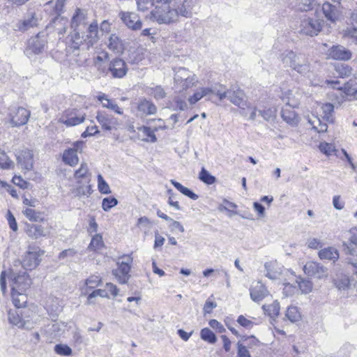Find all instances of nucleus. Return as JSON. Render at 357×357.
<instances>
[{
    "label": "nucleus",
    "mask_w": 357,
    "mask_h": 357,
    "mask_svg": "<svg viewBox=\"0 0 357 357\" xmlns=\"http://www.w3.org/2000/svg\"><path fill=\"white\" fill-rule=\"evenodd\" d=\"M97 296H100L102 298H109V294H108V292L107 291V290L104 289H99L94 290L92 293H91L89 295L87 303L88 304L93 303V302L92 299Z\"/></svg>",
    "instance_id": "6e6d98bb"
},
{
    "label": "nucleus",
    "mask_w": 357,
    "mask_h": 357,
    "mask_svg": "<svg viewBox=\"0 0 357 357\" xmlns=\"http://www.w3.org/2000/svg\"><path fill=\"white\" fill-rule=\"evenodd\" d=\"M9 278L11 280V291H26L31 284V279L26 272H17L14 266L10 270Z\"/></svg>",
    "instance_id": "f03ea898"
},
{
    "label": "nucleus",
    "mask_w": 357,
    "mask_h": 357,
    "mask_svg": "<svg viewBox=\"0 0 357 357\" xmlns=\"http://www.w3.org/2000/svg\"><path fill=\"white\" fill-rule=\"evenodd\" d=\"M13 162L8 158L4 152L0 151V167L3 169H10Z\"/></svg>",
    "instance_id": "69168bd1"
},
{
    "label": "nucleus",
    "mask_w": 357,
    "mask_h": 357,
    "mask_svg": "<svg viewBox=\"0 0 357 357\" xmlns=\"http://www.w3.org/2000/svg\"><path fill=\"white\" fill-rule=\"evenodd\" d=\"M89 169L86 163H82L79 169L75 172V178L76 179L83 178L85 180V183H88L89 179L87 178V174Z\"/></svg>",
    "instance_id": "8fccbe9b"
},
{
    "label": "nucleus",
    "mask_w": 357,
    "mask_h": 357,
    "mask_svg": "<svg viewBox=\"0 0 357 357\" xmlns=\"http://www.w3.org/2000/svg\"><path fill=\"white\" fill-rule=\"evenodd\" d=\"M303 54H296L291 50H285L280 54L279 59L284 67L291 68L292 70L300 61Z\"/></svg>",
    "instance_id": "f3484780"
},
{
    "label": "nucleus",
    "mask_w": 357,
    "mask_h": 357,
    "mask_svg": "<svg viewBox=\"0 0 357 357\" xmlns=\"http://www.w3.org/2000/svg\"><path fill=\"white\" fill-rule=\"evenodd\" d=\"M118 201L116 198L108 197L103 199L102 202V209L105 211H108L112 207L116 206Z\"/></svg>",
    "instance_id": "13d9d810"
},
{
    "label": "nucleus",
    "mask_w": 357,
    "mask_h": 357,
    "mask_svg": "<svg viewBox=\"0 0 357 357\" xmlns=\"http://www.w3.org/2000/svg\"><path fill=\"white\" fill-rule=\"evenodd\" d=\"M213 92V89L211 88H201L193 96L188 98V102L190 105H194L203 97L206 96Z\"/></svg>",
    "instance_id": "f704fd0d"
},
{
    "label": "nucleus",
    "mask_w": 357,
    "mask_h": 357,
    "mask_svg": "<svg viewBox=\"0 0 357 357\" xmlns=\"http://www.w3.org/2000/svg\"><path fill=\"white\" fill-rule=\"evenodd\" d=\"M293 70L307 78H310L312 75L310 62L304 55H302L300 61L296 63Z\"/></svg>",
    "instance_id": "b1692460"
},
{
    "label": "nucleus",
    "mask_w": 357,
    "mask_h": 357,
    "mask_svg": "<svg viewBox=\"0 0 357 357\" xmlns=\"http://www.w3.org/2000/svg\"><path fill=\"white\" fill-rule=\"evenodd\" d=\"M285 317L291 322L294 323L301 320V314L297 307L291 305L287 309Z\"/></svg>",
    "instance_id": "ea45409f"
},
{
    "label": "nucleus",
    "mask_w": 357,
    "mask_h": 357,
    "mask_svg": "<svg viewBox=\"0 0 357 357\" xmlns=\"http://www.w3.org/2000/svg\"><path fill=\"white\" fill-rule=\"evenodd\" d=\"M46 43V40L44 38H41L38 35L29 40L28 47L26 48L24 52L29 57L38 54L43 52Z\"/></svg>",
    "instance_id": "4468645a"
},
{
    "label": "nucleus",
    "mask_w": 357,
    "mask_h": 357,
    "mask_svg": "<svg viewBox=\"0 0 357 357\" xmlns=\"http://www.w3.org/2000/svg\"><path fill=\"white\" fill-rule=\"evenodd\" d=\"M171 183L178 191H180L184 195L190 197V199H192L193 200H196L198 199L197 195L194 193L192 191H191L188 188L182 185L180 183L177 182L174 180H171Z\"/></svg>",
    "instance_id": "a19ab883"
},
{
    "label": "nucleus",
    "mask_w": 357,
    "mask_h": 357,
    "mask_svg": "<svg viewBox=\"0 0 357 357\" xmlns=\"http://www.w3.org/2000/svg\"><path fill=\"white\" fill-rule=\"evenodd\" d=\"M137 110L141 112L142 115H152L156 113L157 107L151 102L146 99L140 100L137 105Z\"/></svg>",
    "instance_id": "cd10ccee"
},
{
    "label": "nucleus",
    "mask_w": 357,
    "mask_h": 357,
    "mask_svg": "<svg viewBox=\"0 0 357 357\" xmlns=\"http://www.w3.org/2000/svg\"><path fill=\"white\" fill-rule=\"evenodd\" d=\"M66 0H57L56 1H49L47 6L53 8V14L56 15V17L53 20L52 22L54 26L58 30L59 33H63L66 31L67 19L60 17L61 14L63 13V7Z\"/></svg>",
    "instance_id": "7ed1b4c3"
},
{
    "label": "nucleus",
    "mask_w": 357,
    "mask_h": 357,
    "mask_svg": "<svg viewBox=\"0 0 357 357\" xmlns=\"http://www.w3.org/2000/svg\"><path fill=\"white\" fill-rule=\"evenodd\" d=\"M323 113L324 114V118L328 121H332V113L334 109V105L331 103H326L321 107Z\"/></svg>",
    "instance_id": "e2e57ef3"
},
{
    "label": "nucleus",
    "mask_w": 357,
    "mask_h": 357,
    "mask_svg": "<svg viewBox=\"0 0 357 357\" xmlns=\"http://www.w3.org/2000/svg\"><path fill=\"white\" fill-rule=\"evenodd\" d=\"M98 26L96 21L93 22L87 28V34L85 35V44L89 49L93 47L98 40Z\"/></svg>",
    "instance_id": "412c9836"
},
{
    "label": "nucleus",
    "mask_w": 357,
    "mask_h": 357,
    "mask_svg": "<svg viewBox=\"0 0 357 357\" xmlns=\"http://www.w3.org/2000/svg\"><path fill=\"white\" fill-rule=\"evenodd\" d=\"M262 309L271 318H276L280 313V303L275 301L270 305H264Z\"/></svg>",
    "instance_id": "c9c22d12"
},
{
    "label": "nucleus",
    "mask_w": 357,
    "mask_h": 357,
    "mask_svg": "<svg viewBox=\"0 0 357 357\" xmlns=\"http://www.w3.org/2000/svg\"><path fill=\"white\" fill-rule=\"evenodd\" d=\"M119 17L121 22L132 30H139L142 27V22L139 16L134 12L120 11Z\"/></svg>",
    "instance_id": "9d476101"
},
{
    "label": "nucleus",
    "mask_w": 357,
    "mask_h": 357,
    "mask_svg": "<svg viewBox=\"0 0 357 357\" xmlns=\"http://www.w3.org/2000/svg\"><path fill=\"white\" fill-rule=\"evenodd\" d=\"M322 24L319 20L311 17L303 18L300 24L299 31L306 36H317L321 30Z\"/></svg>",
    "instance_id": "0eeeda50"
},
{
    "label": "nucleus",
    "mask_w": 357,
    "mask_h": 357,
    "mask_svg": "<svg viewBox=\"0 0 357 357\" xmlns=\"http://www.w3.org/2000/svg\"><path fill=\"white\" fill-rule=\"evenodd\" d=\"M192 75L193 73L188 69L185 68H179L175 72L174 81L178 85V84L183 82V81L187 80L190 76H192Z\"/></svg>",
    "instance_id": "58836bf2"
},
{
    "label": "nucleus",
    "mask_w": 357,
    "mask_h": 357,
    "mask_svg": "<svg viewBox=\"0 0 357 357\" xmlns=\"http://www.w3.org/2000/svg\"><path fill=\"white\" fill-rule=\"evenodd\" d=\"M8 320L10 324L20 328L30 329L33 328V322L25 320L17 311L8 312Z\"/></svg>",
    "instance_id": "a211bd4d"
},
{
    "label": "nucleus",
    "mask_w": 357,
    "mask_h": 357,
    "mask_svg": "<svg viewBox=\"0 0 357 357\" xmlns=\"http://www.w3.org/2000/svg\"><path fill=\"white\" fill-rule=\"evenodd\" d=\"M86 20L87 17L86 11L80 8H77L71 19V28L76 30V29H82V27H85L86 24Z\"/></svg>",
    "instance_id": "4be33fe9"
},
{
    "label": "nucleus",
    "mask_w": 357,
    "mask_h": 357,
    "mask_svg": "<svg viewBox=\"0 0 357 357\" xmlns=\"http://www.w3.org/2000/svg\"><path fill=\"white\" fill-rule=\"evenodd\" d=\"M199 179L204 183L211 185L215 183V178L212 176L205 168H202L199 173Z\"/></svg>",
    "instance_id": "864d4df0"
},
{
    "label": "nucleus",
    "mask_w": 357,
    "mask_h": 357,
    "mask_svg": "<svg viewBox=\"0 0 357 357\" xmlns=\"http://www.w3.org/2000/svg\"><path fill=\"white\" fill-rule=\"evenodd\" d=\"M351 56V52L342 45H333L327 52V57L334 60L347 61Z\"/></svg>",
    "instance_id": "2eb2a0df"
},
{
    "label": "nucleus",
    "mask_w": 357,
    "mask_h": 357,
    "mask_svg": "<svg viewBox=\"0 0 357 357\" xmlns=\"http://www.w3.org/2000/svg\"><path fill=\"white\" fill-rule=\"evenodd\" d=\"M335 72L342 77H348L352 75L353 69L351 66L344 63H339L335 67Z\"/></svg>",
    "instance_id": "79ce46f5"
},
{
    "label": "nucleus",
    "mask_w": 357,
    "mask_h": 357,
    "mask_svg": "<svg viewBox=\"0 0 357 357\" xmlns=\"http://www.w3.org/2000/svg\"><path fill=\"white\" fill-rule=\"evenodd\" d=\"M266 270V275L271 280H275L281 274V270L276 261L266 262L264 265Z\"/></svg>",
    "instance_id": "7c9ffc66"
},
{
    "label": "nucleus",
    "mask_w": 357,
    "mask_h": 357,
    "mask_svg": "<svg viewBox=\"0 0 357 357\" xmlns=\"http://www.w3.org/2000/svg\"><path fill=\"white\" fill-rule=\"evenodd\" d=\"M96 118L98 122L100 124L102 128L105 130L117 129L118 126H119V123L116 118L105 112H97Z\"/></svg>",
    "instance_id": "ddd939ff"
},
{
    "label": "nucleus",
    "mask_w": 357,
    "mask_h": 357,
    "mask_svg": "<svg viewBox=\"0 0 357 357\" xmlns=\"http://www.w3.org/2000/svg\"><path fill=\"white\" fill-rule=\"evenodd\" d=\"M98 187L99 191L102 194H109L111 192L109 185L100 174L98 176Z\"/></svg>",
    "instance_id": "bf43d9fd"
},
{
    "label": "nucleus",
    "mask_w": 357,
    "mask_h": 357,
    "mask_svg": "<svg viewBox=\"0 0 357 357\" xmlns=\"http://www.w3.org/2000/svg\"><path fill=\"white\" fill-rule=\"evenodd\" d=\"M303 271L307 276L319 280L326 279L328 277V268L316 261L307 262L303 266Z\"/></svg>",
    "instance_id": "423d86ee"
},
{
    "label": "nucleus",
    "mask_w": 357,
    "mask_h": 357,
    "mask_svg": "<svg viewBox=\"0 0 357 357\" xmlns=\"http://www.w3.org/2000/svg\"><path fill=\"white\" fill-rule=\"evenodd\" d=\"M103 246L102 238L100 234H96L91 239L89 249L91 250H100Z\"/></svg>",
    "instance_id": "3c124183"
},
{
    "label": "nucleus",
    "mask_w": 357,
    "mask_h": 357,
    "mask_svg": "<svg viewBox=\"0 0 357 357\" xmlns=\"http://www.w3.org/2000/svg\"><path fill=\"white\" fill-rule=\"evenodd\" d=\"M245 95L243 91L240 89L236 90H229L228 99L231 103L238 107L243 103Z\"/></svg>",
    "instance_id": "2f4dec72"
},
{
    "label": "nucleus",
    "mask_w": 357,
    "mask_h": 357,
    "mask_svg": "<svg viewBox=\"0 0 357 357\" xmlns=\"http://www.w3.org/2000/svg\"><path fill=\"white\" fill-rule=\"evenodd\" d=\"M137 8L139 10L144 11L150 8L154 5V3H158L161 4V2H158L157 0H136Z\"/></svg>",
    "instance_id": "4d7b16f0"
},
{
    "label": "nucleus",
    "mask_w": 357,
    "mask_h": 357,
    "mask_svg": "<svg viewBox=\"0 0 357 357\" xmlns=\"http://www.w3.org/2000/svg\"><path fill=\"white\" fill-rule=\"evenodd\" d=\"M11 297L13 303L17 308L24 307L27 302V296L26 295V291H11Z\"/></svg>",
    "instance_id": "c756f323"
},
{
    "label": "nucleus",
    "mask_w": 357,
    "mask_h": 357,
    "mask_svg": "<svg viewBox=\"0 0 357 357\" xmlns=\"http://www.w3.org/2000/svg\"><path fill=\"white\" fill-rule=\"evenodd\" d=\"M101 282V279L98 275H91L86 280L85 284L90 289L98 287Z\"/></svg>",
    "instance_id": "0e129e2a"
},
{
    "label": "nucleus",
    "mask_w": 357,
    "mask_h": 357,
    "mask_svg": "<svg viewBox=\"0 0 357 357\" xmlns=\"http://www.w3.org/2000/svg\"><path fill=\"white\" fill-rule=\"evenodd\" d=\"M319 149L321 152L326 155H331L335 151V149L333 144L326 142H322L319 144Z\"/></svg>",
    "instance_id": "052dcab7"
},
{
    "label": "nucleus",
    "mask_w": 357,
    "mask_h": 357,
    "mask_svg": "<svg viewBox=\"0 0 357 357\" xmlns=\"http://www.w3.org/2000/svg\"><path fill=\"white\" fill-rule=\"evenodd\" d=\"M138 130L141 131L144 136L146 137L144 140L146 142H155L157 140V138L154 134V131H153L150 128L146 126H141L138 128Z\"/></svg>",
    "instance_id": "5fc2aeb1"
},
{
    "label": "nucleus",
    "mask_w": 357,
    "mask_h": 357,
    "mask_svg": "<svg viewBox=\"0 0 357 357\" xmlns=\"http://www.w3.org/2000/svg\"><path fill=\"white\" fill-rule=\"evenodd\" d=\"M63 161L70 166H75L79 162V158L74 149H67L63 153Z\"/></svg>",
    "instance_id": "473e14b6"
},
{
    "label": "nucleus",
    "mask_w": 357,
    "mask_h": 357,
    "mask_svg": "<svg viewBox=\"0 0 357 357\" xmlns=\"http://www.w3.org/2000/svg\"><path fill=\"white\" fill-rule=\"evenodd\" d=\"M309 123L312 126V128L317 132H324L327 131L328 126L326 123H323L318 117L315 116L308 121Z\"/></svg>",
    "instance_id": "37998d69"
},
{
    "label": "nucleus",
    "mask_w": 357,
    "mask_h": 357,
    "mask_svg": "<svg viewBox=\"0 0 357 357\" xmlns=\"http://www.w3.org/2000/svg\"><path fill=\"white\" fill-rule=\"evenodd\" d=\"M107 46L109 50L116 54L122 53L124 50L123 40L114 33L109 36Z\"/></svg>",
    "instance_id": "393cba45"
},
{
    "label": "nucleus",
    "mask_w": 357,
    "mask_h": 357,
    "mask_svg": "<svg viewBox=\"0 0 357 357\" xmlns=\"http://www.w3.org/2000/svg\"><path fill=\"white\" fill-rule=\"evenodd\" d=\"M44 252L34 248L33 250H28L23 256L22 261L20 263L17 261V264H15L14 267L19 266L20 264L26 270H32L36 268L40 262V257L43 255Z\"/></svg>",
    "instance_id": "39448f33"
},
{
    "label": "nucleus",
    "mask_w": 357,
    "mask_h": 357,
    "mask_svg": "<svg viewBox=\"0 0 357 357\" xmlns=\"http://www.w3.org/2000/svg\"><path fill=\"white\" fill-rule=\"evenodd\" d=\"M132 259L128 257L126 261L119 262L117 264L118 267L112 271L113 275L120 284H126L128 282L130 277L129 272L130 271V263Z\"/></svg>",
    "instance_id": "f8f14e48"
},
{
    "label": "nucleus",
    "mask_w": 357,
    "mask_h": 357,
    "mask_svg": "<svg viewBox=\"0 0 357 357\" xmlns=\"http://www.w3.org/2000/svg\"><path fill=\"white\" fill-rule=\"evenodd\" d=\"M38 24V19L32 15L31 17L24 20L22 22H19L15 25V30L25 31L29 29L36 26Z\"/></svg>",
    "instance_id": "72a5a7b5"
},
{
    "label": "nucleus",
    "mask_w": 357,
    "mask_h": 357,
    "mask_svg": "<svg viewBox=\"0 0 357 357\" xmlns=\"http://www.w3.org/2000/svg\"><path fill=\"white\" fill-rule=\"evenodd\" d=\"M161 5L151 11V19L158 24H169L178 21L179 17H192L196 0H157Z\"/></svg>",
    "instance_id": "f257e3e1"
},
{
    "label": "nucleus",
    "mask_w": 357,
    "mask_h": 357,
    "mask_svg": "<svg viewBox=\"0 0 357 357\" xmlns=\"http://www.w3.org/2000/svg\"><path fill=\"white\" fill-rule=\"evenodd\" d=\"M107 70V73H111L113 78H122L127 74L128 67L123 59L116 58L109 62Z\"/></svg>",
    "instance_id": "9b49d317"
},
{
    "label": "nucleus",
    "mask_w": 357,
    "mask_h": 357,
    "mask_svg": "<svg viewBox=\"0 0 357 357\" xmlns=\"http://www.w3.org/2000/svg\"><path fill=\"white\" fill-rule=\"evenodd\" d=\"M343 37L348 39L350 43L357 44V28L347 27L343 31Z\"/></svg>",
    "instance_id": "49530a36"
},
{
    "label": "nucleus",
    "mask_w": 357,
    "mask_h": 357,
    "mask_svg": "<svg viewBox=\"0 0 357 357\" xmlns=\"http://www.w3.org/2000/svg\"><path fill=\"white\" fill-rule=\"evenodd\" d=\"M54 351L61 356H69L72 354V349L66 344H56L54 347Z\"/></svg>",
    "instance_id": "680f3d73"
},
{
    "label": "nucleus",
    "mask_w": 357,
    "mask_h": 357,
    "mask_svg": "<svg viewBox=\"0 0 357 357\" xmlns=\"http://www.w3.org/2000/svg\"><path fill=\"white\" fill-rule=\"evenodd\" d=\"M299 289L303 294H309L312 291L313 284L311 280L307 279H300L297 281Z\"/></svg>",
    "instance_id": "603ef678"
},
{
    "label": "nucleus",
    "mask_w": 357,
    "mask_h": 357,
    "mask_svg": "<svg viewBox=\"0 0 357 357\" xmlns=\"http://www.w3.org/2000/svg\"><path fill=\"white\" fill-rule=\"evenodd\" d=\"M150 94L156 99H162L165 96V92L160 86L151 89Z\"/></svg>",
    "instance_id": "338daca9"
},
{
    "label": "nucleus",
    "mask_w": 357,
    "mask_h": 357,
    "mask_svg": "<svg viewBox=\"0 0 357 357\" xmlns=\"http://www.w3.org/2000/svg\"><path fill=\"white\" fill-rule=\"evenodd\" d=\"M336 3L332 4L326 2L322 6L323 13L328 20L335 22L340 15V0H333Z\"/></svg>",
    "instance_id": "dca6fc26"
},
{
    "label": "nucleus",
    "mask_w": 357,
    "mask_h": 357,
    "mask_svg": "<svg viewBox=\"0 0 357 357\" xmlns=\"http://www.w3.org/2000/svg\"><path fill=\"white\" fill-rule=\"evenodd\" d=\"M25 232L29 237L33 239H38L49 234V231L42 225L29 223L25 225Z\"/></svg>",
    "instance_id": "6ab92c4d"
},
{
    "label": "nucleus",
    "mask_w": 357,
    "mask_h": 357,
    "mask_svg": "<svg viewBox=\"0 0 357 357\" xmlns=\"http://www.w3.org/2000/svg\"><path fill=\"white\" fill-rule=\"evenodd\" d=\"M33 153L29 149L22 150L17 157V162L22 169L29 171L33 168Z\"/></svg>",
    "instance_id": "aec40b11"
},
{
    "label": "nucleus",
    "mask_w": 357,
    "mask_h": 357,
    "mask_svg": "<svg viewBox=\"0 0 357 357\" xmlns=\"http://www.w3.org/2000/svg\"><path fill=\"white\" fill-rule=\"evenodd\" d=\"M23 215L31 222H43L44 218L42 213L30 208H26L22 211Z\"/></svg>",
    "instance_id": "4c0bfd02"
},
{
    "label": "nucleus",
    "mask_w": 357,
    "mask_h": 357,
    "mask_svg": "<svg viewBox=\"0 0 357 357\" xmlns=\"http://www.w3.org/2000/svg\"><path fill=\"white\" fill-rule=\"evenodd\" d=\"M109 59V54L102 51L100 55L95 56L93 59V63L100 75H105L107 74V70L103 63Z\"/></svg>",
    "instance_id": "a878e982"
},
{
    "label": "nucleus",
    "mask_w": 357,
    "mask_h": 357,
    "mask_svg": "<svg viewBox=\"0 0 357 357\" xmlns=\"http://www.w3.org/2000/svg\"><path fill=\"white\" fill-rule=\"evenodd\" d=\"M152 225L151 220L146 216L139 218L137 222V227L142 230L145 234L151 230Z\"/></svg>",
    "instance_id": "c03bdc74"
},
{
    "label": "nucleus",
    "mask_w": 357,
    "mask_h": 357,
    "mask_svg": "<svg viewBox=\"0 0 357 357\" xmlns=\"http://www.w3.org/2000/svg\"><path fill=\"white\" fill-rule=\"evenodd\" d=\"M8 116L12 127H20L27 123L31 112L23 107H11Z\"/></svg>",
    "instance_id": "20e7f679"
},
{
    "label": "nucleus",
    "mask_w": 357,
    "mask_h": 357,
    "mask_svg": "<svg viewBox=\"0 0 357 357\" xmlns=\"http://www.w3.org/2000/svg\"><path fill=\"white\" fill-rule=\"evenodd\" d=\"M281 116L282 119L288 124L294 126H296L299 122V118L296 114V112L291 108L282 109L281 112Z\"/></svg>",
    "instance_id": "c85d7f7f"
},
{
    "label": "nucleus",
    "mask_w": 357,
    "mask_h": 357,
    "mask_svg": "<svg viewBox=\"0 0 357 357\" xmlns=\"http://www.w3.org/2000/svg\"><path fill=\"white\" fill-rule=\"evenodd\" d=\"M335 285L339 290H346L350 286V279L347 275H342L335 280Z\"/></svg>",
    "instance_id": "09e8293b"
},
{
    "label": "nucleus",
    "mask_w": 357,
    "mask_h": 357,
    "mask_svg": "<svg viewBox=\"0 0 357 357\" xmlns=\"http://www.w3.org/2000/svg\"><path fill=\"white\" fill-rule=\"evenodd\" d=\"M237 322L243 327L245 328H251L254 322L251 319H248L243 315H240L237 319Z\"/></svg>",
    "instance_id": "774afa93"
},
{
    "label": "nucleus",
    "mask_w": 357,
    "mask_h": 357,
    "mask_svg": "<svg viewBox=\"0 0 357 357\" xmlns=\"http://www.w3.org/2000/svg\"><path fill=\"white\" fill-rule=\"evenodd\" d=\"M318 257L321 260H328L335 263L340 257L338 250L333 246H328L321 249L318 252Z\"/></svg>",
    "instance_id": "5701e85b"
},
{
    "label": "nucleus",
    "mask_w": 357,
    "mask_h": 357,
    "mask_svg": "<svg viewBox=\"0 0 357 357\" xmlns=\"http://www.w3.org/2000/svg\"><path fill=\"white\" fill-rule=\"evenodd\" d=\"M85 116L79 114L75 109L66 110L59 119V122L66 125L67 127L75 126L84 122Z\"/></svg>",
    "instance_id": "1a4fd4ad"
},
{
    "label": "nucleus",
    "mask_w": 357,
    "mask_h": 357,
    "mask_svg": "<svg viewBox=\"0 0 357 357\" xmlns=\"http://www.w3.org/2000/svg\"><path fill=\"white\" fill-rule=\"evenodd\" d=\"M200 336L203 340L211 344H214L217 340L214 333L208 328H204L201 331Z\"/></svg>",
    "instance_id": "de8ad7c7"
},
{
    "label": "nucleus",
    "mask_w": 357,
    "mask_h": 357,
    "mask_svg": "<svg viewBox=\"0 0 357 357\" xmlns=\"http://www.w3.org/2000/svg\"><path fill=\"white\" fill-rule=\"evenodd\" d=\"M82 29H73L71 34V40L74 44V48L78 49L79 45L85 43V33L82 32Z\"/></svg>",
    "instance_id": "e433bc0d"
},
{
    "label": "nucleus",
    "mask_w": 357,
    "mask_h": 357,
    "mask_svg": "<svg viewBox=\"0 0 357 357\" xmlns=\"http://www.w3.org/2000/svg\"><path fill=\"white\" fill-rule=\"evenodd\" d=\"M250 294L252 301L259 302L268 295V291L261 282H257L256 286L250 289Z\"/></svg>",
    "instance_id": "bb28decb"
},
{
    "label": "nucleus",
    "mask_w": 357,
    "mask_h": 357,
    "mask_svg": "<svg viewBox=\"0 0 357 357\" xmlns=\"http://www.w3.org/2000/svg\"><path fill=\"white\" fill-rule=\"evenodd\" d=\"M326 82L327 84L331 85L333 88L342 91L345 96L349 97V100H351V98L357 100V82L355 79H349L344 84L343 87L337 86V85L340 84V82L337 80H326Z\"/></svg>",
    "instance_id": "6e6552de"
},
{
    "label": "nucleus",
    "mask_w": 357,
    "mask_h": 357,
    "mask_svg": "<svg viewBox=\"0 0 357 357\" xmlns=\"http://www.w3.org/2000/svg\"><path fill=\"white\" fill-rule=\"evenodd\" d=\"M314 0H296V6L300 11H308L313 9Z\"/></svg>",
    "instance_id": "a18cd8bd"
}]
</instances>
